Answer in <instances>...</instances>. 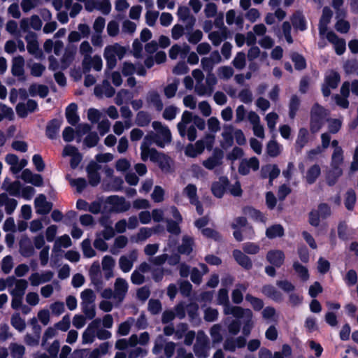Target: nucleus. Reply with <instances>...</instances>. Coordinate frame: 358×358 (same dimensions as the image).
<instances>
[{"instance_id": "obj_1", "label": "nucleus", "mask_w": 358, "mask_h": 358, "mask_svg": "<svg viewBox=\"0 0 358 358\" xmlns=\"http://www.w3.org/2000/svg\"><path fill=\"white\" fill-rule=\"evenodd\" d=\"M154 132H150L146 136H151L149 140L155 143L157 146L164 148L171 142V133L167 126L158 121L152 123Z\"/></svg>"}, {"instance_id": "obj_2", "label": "nucleus", "mask_w": 358, "mask_h": 358, "mask_svg": "<svg viewBox=\"0 0 358 358\" xmlns=\"http://www.w3.org/2000/svg\"><path fill=\"white\" fill-rule=\"evenodd\" d=\"M218 303L224 306V313L232 315L236 317H252V311L250 309H243L239 306H231L229 304L228 291L226 289H220L217 296Z\"/></svg>"}, {"instance_id": "obj_3", "label": "nucleus", "mask_w": 358, "mask_h": 358, "mask_svg": "<svg viewBox=\"0 0 358 358\" xmlns=\"http://www.w3.org/2000/svg\"><path fill=\"white\" fill-rule=\"evenodd\" d=\"M151 136H145L141 145V157L143 161L150 159L151 161L157 162L162 168H164L165 164H167L166 157L158 152L155 148H150L152 141L149 140Z\"/></svg>"}, {"instance_id": "obj_4", "label": "nucleus", "mask_w": 358, "mask_h": 358, "mask_svg": "<svg viewBox=\"0 0 358 358\" xmlns=\"http://www.w3.org/2000/svg\"><path fill=\"white\" fill-rule=\"evenodd\" d=\"M126 52V48L117 43L106 46L103 57L106 61L107 67L110 69H113L117 64V57L122 59Z\"/></svg>"}, {"instance_id": "obj_5", "label": "nucleus", "mask_w": 358, "mask_h": 358, "mask_svg": "<svg viewBox=\"0 0 358 358\" xmlns=\"http://www.w3.org/2000/svg\"><path fill=\"white\" fill-rule=\"evenodd\" d=\"M328 111L318 103L314 104L310 111V129L313 134L318 132L327 120Z\"/></svg>"}, {"instance_id": "obj_6", "label": "nucleus", "mask_w": 358, "mask_h": 358, "mask_svg": "<svg viewBox=\"0 0 358 358\" xmlns=\"http://www.w3.org/2000/svg\"><path fill=\"white\" fill-rule=\"evenodd\" d=\"M214 142V137L208 135L204 139L197 141L194 144H189L187 145L185 153L187 156L190 157H196L201 154L205 148L211 149Z\"/></svg>"}, {"instance_id": "obj_7", "label": "nucleus", "mask_w": 358, "mask_h": 358, "mask_svg": "<svg viewBox=\"0 0 358 358\" xmlns=\"http://www.w3.org/2000/svg\"><path fill=\"white\" fill-rule=\"evenodd\" d=\"M194 352L199 358H207L209 355L208 338L202 331L197 334Z\"/></svg>"}, {"instance_id": "obj_8", "label": "nucleus", "mask_w": 358, "mask_h": 358, "mask_svg": "<svg viewBox=\"0 0 358 358\" xmlns=\"http://www.w3.org/2000/svg\"><path fill=\"white\" fill-rule=\"evenodd\" d=\"M106 204L108 206L110 212L122 213L130 208V203L124 198L118 196H110L106 199Z\"/></svg>"}, {"instance_id": "obj_9", "label": "nucleus", "mask_w": 358, "mask_h": 358, "mask_svg": "<svg viewBox=\"0 0 358 358\" xmlns=\"http://www.w3.org/2000/svg\"><path fill=\"white\" fill-rule=\"evenodd\" d=\"M340 82L339 74L334 71H329L326 73L322 92L324 96H329L331 94V89H336Z\"/></svg>"}, {"instance_id": "obj_10", "label": "nucleus", "mask_w": 358, "mask_h": 358, "mask_svg": "<svg viewBox=\"0 0 358 358\" xmlns=\"http://www.w3.org/2000/svg\"><path fill=\"white\" fill-rule=\"evenodd\" d=\"M9 293L10 295L23 296L28 287V281L25 279H17L13 276L8 277Z\"/></svg>"}, {"instance_id": "obj_11", "label": "nucleus", "mask_w": 358, "mask_h": 358, "mask_svg": "<svg viewBox=\"0 0 358 358\" xmlns=\"http://www.w3.org/2000/svg\"><path fill=\"white\" fill-rule=\"evenodd\" d=\"M129 289L127 281L122 278H117L114 283V300L120 303L124 299Z\"/></svg>"}, {"instance_id": "obj_12", "label": "nucleus", "mask_w": 358, "mask_h": 358, "mask_svg": "<svg viewBox=\"0 0 358 358\" xmlns=\"http://www.w3.org/2000/svg\"><path fill=\"white\" fill-rule=\"evenodd\" d=\"M138 259V252L136 250L131 251L127 255H122L120 257L118 264L120 270L123 273H129L133 268L134 262Z\"/></svg>"}, {"instance_id": "obj_13", "label": "nucleus", "mask_w": 358, "mask_h": 358, "mask_svg": "<svg viewBox=\"0 0 358 358\" xmlns=\"http://www.w3.org/2000/svg\"><path fill=\"white\" fill-rule=\"evenodd\" d=\"M53 277L54 273L51 271H44L41 273L35 272L29 275V281L31 286L36 287L51 281Z\"/></svg>"}, {"instance_id": "obj_14", "label": "nucleus", "mask_w": 358, "mask_h": 358, "mask_svg": "<svg viewBox=\"0 0 358 358\" xmlns=\"http://www.w3.org/2000/svg\"><path fill=\"white\" fill-rule=\"evenodd\" d=\"M24 39L27 43V49L29 53L34 55L36 58L41 57L42 54L39 49L36 34L34 32H28Z\"/></svg>"}, {"instance_id": "obj_15", "label": "nucleus", "mask_w": 358, "mask_h": 358, "mask_svg": "<svg viewBox=\"0 0 358 358\" xmlns=\"http://www.w3.org/2000/svg\"><path fill=\"white\" fill-rule=\"evenodd\" d=\"M103 62L99 55L90 56L87 58L83 59L82 67L85 73H87L91 69L96 71L102 69Z\"/></svg>"}, {"instance_id": "obj_16", "label": "nucleus", "mask_w": 358, "mask_h": 358, "mask_svg": "<svg viewBox=\"0 0 358 358\" xmlns=\"http://www.w3.org/2000/svg\"><path fill=\"white\" fill-rule=\"evenodd\" d=\"M99 324V319H96L89 324L82 334L83 344H91L94 341L96 338V330L98 329Z\"/></svg>"}, {"instance_id": "obj_17", "label": "nucleus", "mask_w": 358, "mask_h": 358, "mask_svg": "<svg viewBox=\"0 0 358 358\" xmlns=\"http://www.w3.org/2000/svg\"><path fill=\"white\" fill-rule=\"evenodd\" d=\"M36 213L39 215H46L52 208V203L46 200L43 194H39L34 200Z\"/></svg>"}, {"instance_id": "obj_18", "label": "nucleus", "mask_w": 358, "mask_h": 358, "mask_svg": "<svg viewBox=\"0 0 358 358\" xmlns=\"http://www.w3.org/2000/svg\"><path fill=\"white\" fill-rule=\"evenodd\" d=\"M328 41L331 43L335 49L337 55H341L345 51V41L344 39L339 38L334 32L329 31L324 36Z\"/></svg>"}, {"instance_id": "obj_19", "label": "nucleus", "mask_w": 358, "mask_h": 358, "mask_svg": "<svg viewBox=\"0 0 358 358\" xmlns=\"http://www.w3.org/2000/svg\"><path fill=\"white\" fill-rule=\"evenodd\" d=\"M190 51V47L187 43L182 45L175 44L169 51V57L171 59H176L178 57L184 59Z\"/></svg>"}, {"instance_id": "obj_20", "label": "nucleus", "mask_w": 358, "mask_h": 358, "mask_svg": "<svg viewBox=\"0 0 358 358\" xmlns=\"http://www.w3.org/2000/svg\"><path fill=\"white\" fill-rule=\"evenodd\" d=\"M259 162L258 159L255 157H252L250 159H244L241 161L238 167V172L241 175L245 176L248 174L251 169L257 171L259 169Z\"/></svg>"}, {"instance_id": "obj_21", "label": "nucleus", "mask_w": 358, "mask_h": 358, "mask_svg": "<svg viewBox=\"0 0 358 358\" xmlns=\"http://www.w3.org/2000/svg\"><path fill=\"white\" fill-rule=\"evenodd\" d=\"M177 15L180 21L187 23V27H192L196 23L195 17L191 14L190 10L187 6H179Z\"/></svg>"}, {"instance_id": "obj_22", "label": "nucleus", "mask_w": 358, "mask_h": 358, "mask_svg": "<svg viewBox=\"0 0 358 358\" xmlns=\"http://www.w3.org/2000/svg\"><path fill=\"white\" fill-rule=\"evenodd\" d=\"M246 344V339L243 336L236 338H228L224 343V349L229 352H235L237 348H242Z\"/></svg>"}, {"instance_id": "obj_23", "label": "nucleus", "mask_w": 358, "mask_h": 358, "mask_svg": "<svg viewBox=\"0 0 358 358\" xmlns=\"http://www.w3.org/2000/svg\"><path fill=\"white\" fill-rule=\"evenodd\" d=\"M115 266V259L110 255H105L101 261V267L104 271L105 278L109 280L114 275L113 269Z\"/></svg>"}, {"instance_id": "obj_24", "label": "nucleus", "mask_w": 358, "mask_h": 358, "mask_svg": "<svg viewBox=\"0 0 358 358\" xmlns=\"http://www.w3.org/2000/svg\"><path fill=\"white\" fill-rule=\"evenodd\" d=\"M333 13L331 9L328 7H324L322 10V15L319 24V32L320 36H325L327 34L328 24L331 21Z\"/></svg>"}, {"instance_id": "obj_25", "label": "nucleus", "mask_w": 358, "mask_h": 358, "mask_svg": "<svg viewBox=\"0 0 358 358\" xmlns=\"http://www.w3.org/2000/svg\"><path fill=\"white\" fill-rule=\"evenodd\" d=\"M266 259L271 264L280 267L284 263L285 254L282 250H272L268 252Z\"/></svg>"}, {"instance_id": "obj_26", "label": "nucleus", "mask_w": 358, "mask_h": 358, "mask_svg": "<svg viewBox=\"0 0 358 358\" xmlns=\"http://www.w3.org/2000/svg\"><path fill=\"white\" fill-rule=\"evenodd\" d=\"M64 156H70L71 157V166L72 168H76L82 159V156L79 153L78 149L72 145H66L63 151Z\"/></svg>"}, {"instance_id": "obj_27", "label": "nucleus", "mask_w": 358, "mask_h": 358, "mask_svg": "<svg viewBox=\"0 0 358 358\" xmlns=\"http://www.w3.org/2000/svg\"><path fill=\"white\" fill-rule=\"evenodd\" d=\"M100 166L95 162H91L87 167V172L89 178V182L92 186L97 185L100 182V176L98 171Z\"/></svg>"}, {"instance_id": "obj_28", "label": "nucleus", "mask_w": 358, "mask_h": 358, "mask_svg": "<svg viewBox=\"0 0 358 358\" xmlns=\"http://www.w3.org/2000/svg\"><path fill=\"white\" fill-rule=\"evenodd\" d=\"M21 178L26 182L40 187L43 184V180L41 175L33 173L29 169H24L21 175Z\"/></svg>"}, {"instance_id": "obj_29", "label": "nucleus", "mask_w": 358, "mask_h": 358, "mask_svg": "<svg viewBox=\"0 0 358 358\" xmlns=\"http://www.w3.org/2000/svg\"><path fill=\"white\" fill-rule=\"evenodd\" d=\"M280 173L277 165L267 164L262 167L261 175L264 178H268L270 184L272 183L273 179L276 178Z\"/></svg>"}, {"instance_id": "obj_30", "label": "nucleus", "mask_w": 358, "mask_h": 358, "mask_svg": "<svg viewBox=\"0 0 358 358\" xmlns=\"http://www.w3.org/2000/svg\"><path fill=\"white\" fill-rule=\"evenodd\" d=\"M233 256L236 262L244 268L249 270L252 267V263L250 258L241 250H234Z\"/></svg>"}, {"instance_id": "obj_31", "label": "nucleus", "mask_w": 358, "mask_h": 358, "mask_svg": "<svg viewBox=\"0 0 358 358\" xmlns=\"http://www.w3.org/2000/svg\"><path fill=\"white\" fill-rule=\"evenodd\" d=\"M321 174L320 166L315 164L310 166L306 171L304 178L308 184H313Z\"/></svg>"}, {"instance_id": "obj_32", "label": "nucleus", "mask_w": 358, "mask_h": 358, "mask_svg": "<svg viewBox=\"0 0 358 358\" xmlns=\"http://www.w3.org/2000/svg\"><path fill=\"white\" fill-rule=\"evenodd\" d=\"M227 37V28H223L222 30L211 31L208 34V39L213 45L218 46Z\"/></svg>"}, {"instance_id": "obj_33", "label": "nucleus", "mask_w": 358, "mask_h": 358, "mask_svg": "<svg viewBox=\"0 0 358 358\" xmlns=\"http://www.w3.org/2000/svg\"><path fill=\"white\" fill-rule=\"evenodd\" d=\"M24 59L22 56L15 57L12 60L11 72L14 76H22L24 74Z\"/></svg>"}, {"instance_id": "obj_34", "label": "nucleus", "mask_w": 358, "mask_h": 358, "mask_svg": "<svg viewBox=\"0 0 358 358\" xmlns=\"http://www.w3.org/2000/svg\"><path fill=\"white\" fill-rule=\"evenodd\" d=\"M193 119L194 117L192 116V113L187 110L183 112L181 120L177 125L178 130L181 136H185L186 135V127L189 123L193 121Z\"/></svg>"}, {"instance_id": "obj_35", "label": "nucleus", "mask_w": 358, "mask_h": 358, "mask_svg": "<svg viewBox=\"0 0 358 358\" xmlns=\"http://www.w3.org/2000/svg\"><path fill=\"white\" fill-rule=\"evenodd\" d=\"M344 163V150L343 148H337V150H333L331 156L330 166L331 168H342Z\"/></svg>"}, {"instance_id": "obj_36", "label": "nucleus", "mask_w": 358, "mask_h": 358, "mask_svg": "<svg viewBox=\"0 0 358 358\" xmlns=\"http://www.w3.org/2000/svg\"><path fill=\"white\" fill-rule=\"evenodd\" d=\"M146 101L152 104L157 110L160 111L163 108V103L159 94L156 91H150L146 96Z\"/></svg>"}, {"instance_id": "obj_37", "label": "nucleus", "mask_w": 358, "mask_h": 358, "mask_svg": "<svg viewBox=\"0 0 358 358\" xmlns=\"http://www.w3.org/2000/svg\"><path fill=\"white\" fill-rule=\"evenodd\" d=\"M50 314L48 308L40 309L37 313V318H32L30 322L31 324H35L37 321H39L43 325L47 326L50 322Z\"/></svg>"}, {"instance_id": "obj_38", "label": "nucleus", "mask_w": 358, "mask_h": 358, "mask_svg": "<svg viewBox=\"0 0 358 358\" xmlns=\"http://www.w3.org/2000/svg\"><path fill=\"white\" fill-rule=\"evenodd\" d=\"M8 350L12 358H22L25 354V347L19 343L11 342Z\"/></svg>"}, {"instance_id": "obj_39", "label": "nucleus", "mask_w": 358, "mask_h": 358, "mask_svg": "<svg viewBox=\"0 0 358 358\" xmlns=\"http://www.w3.org/2000/svg\"><path fill=\"white\" fill-rule=\"evenodd\" d=\"M343 175L342 168H331L326 173V182L329 186L334 185Z\"/></svg>"}, {"instance_id": "obj_40", "label": "nucleus", "mask_w": 358, "mask_h": 358, "mask_svg": "<svg viewBox=\"0 0 358 358\" xmlns=\"http://www.w3.org/2000/svg\"><path fill=\"white\" fill-rule=\"evenodd\" d=\"M76 50L66 48L60 59L61 69H67L75 59Z\"/></svg>"}, {"instance_id": "obj_41", "label": "nucleus", "mask_w": 358, "mask_h": 358, "mask_svg": "<svg viewBox=\"0 0 358 358\" xmlns=\"http://www.w3.org/2000/svg\"><path fill=\"white\" fill-rule=\"evenodd\" d=\"M226 22L228 25L236 24L242 28L243 24V17L242 15H236V11L233 9L229 10L226 13Z\"/></svg>"}, {"instance_id": "obj_42", "label": "nucleus", "mask_w": 358, "mask_h": 358, "mask_svg": "<svg viewBox=\"0 0 358 358\" xmlns=\"http://www.w3.org/2000/svg\"><path fill=\"white\" fill-rule=\"evenodd\" d=\"M309 140V133L306 128H301L299 130L297 138L296 140V148L301 150L302 148L308 143Z\"/></svg>"}, {"instance_id": "obj_43", "label": "nucleus", "mask_w": 358, "mask_h": 358, "mask_svg": "<svg viewBox=\"0 0 358 358\" xmlns=\"http://www.w3.org/2000/svg\"><path fill=\"white\" fill-rule=\"evenodd\" d=\"M78 106L72 103L66 109V117L69 124L75 125L79 121V117L77 115Z\"/></svg>"}, {"instance_id": "obj_44", "label": "nucleus", "mask_w": 358, "mask_h": 358, "mask_svg": "<svg viewBox=\"0 0 358 358\" xmlns=\"http://www.w3.org/2000/svg\"><path fill=\"white\" fill-rule=\"evenodd\" d=\"M150 341V334L145 331L141 333L139 336L136 334H132L130 336V346L134 347L137 344L141 345H146Z\"/></svg>"}, {"instance_id": "obj_45", "label": "nucleus", "mask_w": 358, "mask_h": 358, "mask_svg": "<svg viewBox=\"0 0 358 358\" xmlns=\"http://www.w3.org/2000/svg\"><path fill=\"white\" fill-rule=\"evenodd\" d=\"M110 344L108 342L102 343L99 346L90 352L88 358H101L108 352Z\"/></svg>"}, {"instance_id": "obj_46", "label": "nucleus", "mask_w": 358, "mask_h": 358, "mask_svg": "<svg viewBox=\"0 0 358 358\" xmlns=\"http://www.w3.org/2000/svg\"><path fill=\"white\" fill-rule=\"evenodd\" d=\"M293 26L301 31L306 29V21L305 17L300 12L295 13L292 18Z\"/></svg>"}, {"instance_id": "obj_47", "label": "nucleus", "mask_w": 358, "mask_h": 358, "mask_svg": "<svg viewBox=\"0 0 358 358\" xmlns=\"http://www.w3.org/2000/svg\"><path fill=\"white\" fill-rule=\"evenodd\" d=\"M61 127V121L58 120H52L47 126L46 135L50 138H55L59 130Z\"/></svg>"}, {"instance_id": "obj_48", "label": "nucleus", "mask_w": 358, "mask_h": 358, "mask_svg": "<svg viewBox=\"0 0 358 358\" xmlns=\"http://www.w3.org/2000/svg\"><path fill=\"white\" fill-rule=\"evenodd\" d=\"M263 293L276 301H280L282 299V294L272 285H266L263 287Z\"/></svg>"}, {"instance_id": "obj_49", "label": "nucleus", "mask_w": 358, "mask_h": 358, "mask_svg": "<svg viewBox=\"0 0 358 358\" xmlns=\"http://www.w3.org/2000/svg\"><path fill=\"white\" fill-rule=\"evenodd\" d=\"M283 234L284 229L280 224L272 225L267 228L266 231V236L271 239L281 237Z\"/></svg>"}, {"instance_id": "obj_50", "label": "nucleus", "mask_w": 358, "mask_h": 358, "mask_svg": "<svg viewBox=\"0 0 358 358\" xmlns=\"http://www.w3.org/2000/svg\"><path fill=\"white\" fill-rule=\"evenodd\" d=\"M29 94L32 96L39 95L45 97L48 94V88L43 85H32L29 88Z\"/></svg>"}, {"instance_id": "obj_51", "label": "nucleus", "mask_w": 358, "mask_h": 358, "mask_svg": "<svg viewBox=\"0 0 358 358\" xmlns=\"http://www.w3.org/2000/svg\"><path fill=\"white\" fill-rule=\"evenodd\" d=\"M11 325L18 331L22 332L26 328V323L19 313L13 314L10 318Z\"/></svg>"}, {"instance_id": "obj_52", "label": "nucleus", "mask_w": 358, "mask_h": 358, "mask_svg": "<svg viewBox=\"0 0 358 358\" xmlns=\"http://www.w3.org/2000/svg\"><path fill=\"white\" fill-rule=\"evenodd\" d=\"M192 246L193 239L188 236H184L178 250L182 254L189 255L192 251Z\"/></svg>"}, {"instance_id": "obj_53", "label": "nucleus", "mask_w": 358, "mask_h": 358, "mask_svg": "<svg viewBox=\"0 0 358 358\" xmlns=\"http://www.w3.org/2000/svg\"><path fill=\"white\" fill-rule=\"evenodd\" d=\"M152 234V229L150 228L143 227L141 228L138 234L131 237V240L136 243H139L145 241L147 238L150 237Z\"/></svg>"}, {"instance_id": "obj_54", "label": "nucleus", "mask_w": 358, "mask_h": 358, "mask_svg": "<svg viewBox=\"0 0 358 358\" xmlns=\"http://www.w3.org/2000/svg\"><path fill=\"white\" fill-rule=\"evenodd\" d=\"M244 213L246 215L250 217V218L253 219L255 221H259L262 222H265L266 220V218L264 217V215L259 210L251 208V207H247L244 209Z\"/></svg>"}, {"instance_id": "obj_55", "label": "nucleus", "mask_w": 358, "mask_h": 358, "mask_svg": "<svg viewBox=\"0 0 358 358\" xmlns=\"http://www.w3.org/2000/svg\"><path fill=\"white\" fill-rule=\"evenodd\" d=\"M72 245L70 237L65 234L57 238L53 246V250H59L61 248H69Z\"/></svg>"}, {"instance_id": "obj_56", "label": "nucleus", "mask_w": 358, "mask_h": 358, "mask_svg": "<svg viewBox=\"0 0 358 358\" xmlns=\"http://www.w3.org/2000/svg\"><path fill=\"white\" fill-rule=\"evenodd\" d=\"M41 4V0H21L20 1V7L24 13H29Z\"/></svg>"}, {"instance_id": "obj_57", "label": "nucleus", "mask_w": 358, "mask_h": 358, "mask_svg": "<svg viewBox=\"0 0 358 358\" xmlns=\"http://www.w3.org/2000/svg\"><path fill=\"white\" fill-rule=\"evenodd\" d=\"M182 193L189 199L190 203L199 199L197 196V188L193 184L187 185L183 189Z\"/></svg>"}, {"instance_id": "obj_58", "label": "nucleus", "mask_w": 358, "mask_h": 358, "mask_svg": "<svg viewBox=\"0 0 358 358\" xmlns=\"http://www.w3.org/2000/svg\"><path fill=\"white\" fill-rule=\"evenodd\" d=\"M131 93L125 89L120 90L116 95L115 103L118 106L123 104L124 103L130 101L132 99Z\"/></svg>"}, {"instance_id": "obj_59", "label": "nucleus", "mask_w": 358, "mask_h": 358, "mask_svg": "<svg viewBox=\"0 0 358 358\" xmlns=\"http://www.w3.org/2000/svg\"><path fill=\"white\" fill-rule=\"evenodd\" d=\"M80 303H95L96 294L91 289H85L80 293Z\"/></svg>"}, {"instance_id": "obj_60", "label": "nucleus", "mask_w": 358, "mask_h": 358, "mask_svg": "<svg viewBox=\"0 0 358 358\" xmlns=\"http://www.w3.org/2000/svg\"><path fill=\"white\" fill-rule=\"evenodd\" d=\"M135 319L129 317L125 322L119 325L117 333L121 336H127L130 331L131 327L134 324Z\"/></svg>"}, {"instance_id": "obj_61", "label": "nucleus", "mask_w": 358, "mask_h": 358, "mask_svg": "<svg viewBox=\"0 0 358 358\" xmlns=\"http://www.w3.org/2000/svg\"><path fill=\"white\" fill-rule=\"evenodd\" d=\"M203 13L206 18L215 17L218 15L217 6L213 2H208L205 4Z\"/></svg>"}, {"instance_id": "obj_62", "label": "nucleus", "mask_w": 358, "mask_h": 358, "mask_svg": "<svg viewBox=\"0 0 358 358\" xmlns=\"http://www.w3.org/2000/svg\"><path fill=\"white\" fill-rule=\"evenodd\" d=\"M293 268L299 277L303 280L306 281L309 278V273L308 268L300 264L299 262H294L293 264Z\"/></svg>"}, {"instance_id": "obj_63", "label": "nucleus", "mask_w": 358, "mask_h": 358, "mask_svg": "<svg viewBox=\"0 0 358 358\" xmlns=\"http://www.w3.org/2000/svg\"><path fill=\"white\" fill-rule=\"evenodd\" d=\"M266 151L269 156L275 157L281 152V146L275 141H271L268 143Z\"/></svg>"}, {"instance_id": "obj_64", "label": "nucleus", "mask_w": 358, "mask_h": 358, "mask_svg": "<svg viewBox=\"0 0 358 358\" xmlns=\"http://www.w3.org/2000/svg\"><path fill=\"white\" fill-rule=\"evenodd\" d=\"M81 248L85 257L91 258L96 255V252L92 248L90 239H85L81 243Z\"/></svg>"}]
</instances>
